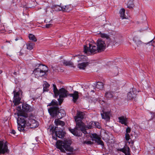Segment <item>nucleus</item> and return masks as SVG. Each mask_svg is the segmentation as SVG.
Listing matches in <instances>:
<instances>
[{"label":"nucleus","mask_w":155,"mask_h":155,"mask_svg":"<svg viewBox=\"0 0 155 155\" xmlns=\"http://www.w3.org/2000/svg\"><path fill=\"white\" fill-rule=\"evenodd\" d=\"M95 44L97 46L98 51L100 52L104 51L106 47L105 41L101 39H98Z\"/></svg>","instance_id":"8"},{"label":"nucleus","mask_w":155,"mask_h":155,"mask_svg":"<svg viewBox=\"0 0 155 155\" xmlns=\"http://www.w3.org/2000/svg\"><path fill=\"white\" fill-rule=\"evenodd\" d=\"M73 6L71 5H65L62 6V11L69 12L73 8Z\"/></svg>","instance_id":"19"},{"label":"nucleus","mask_w":155,"mask_h":155,"mask_svg":"<svg viewBox=\"0 0 155 155\" xmlns=\"http://www.w3.org/2000/svg\"><path fill=\"white\" fill-rule=\"evenodd\" d=\"M82 143L84 144H87V145H92L93 144V142L89 140H85L81 141Z\"/></svg>","instance_id":"35"},{"label":"nucleus","mask_w":155,"mask_h":155,"mask_svg":"<svg viewBox=\"0 0 155 155\" xmlns=\"http://www.w3.org/2000/svg\"><path fill=\"white\" fill-rule=\"evenodd\" d=\"M117 150L123 152L125 154V155H130V149L127 146H125L122 148L118 149Z\"/></svg>","instance_id":"14"},{"label":"nucleus","mask_w":155,"mask_h":155,"mask_svg":"<svg viewBox=\"0 0 155 155\" xmlns=\"http://www.w3.org/2000/svg\"><path fill=\"white\" fill-rule=\"evenodd\" d=\"M83 125L82 126L81 125L76 126V127L74 129L69 128V130L74 135L78 137L81 136V133L78 129H79L84 134H86L87 133L86 130L87 129H91L92 127V126L90 125L88 127H86L84 123Z\"/></svg>","instance_id":"3"},{"label":"nucleus","mask_w":155,"mask_h":155,"mask_svg":"<svg viewBox=\"0 0 155 155\" xmlns=\"http://www.w3.org/2000/svg\"><path fill=\"white\" fill-rule=\"evenodd\" d=\"M52 25L51 24H46L45 25V27L47 28H48L50 27Z\"/></svg>","instance_id":"43"},{"label":"nucleus","mask_w":155,"mask_h":155,"mask_svg":"<svg viewBox=\"0 0 155 155\" xmlns=\"http://www.w3.org/2000/svg\"><path fill=\"white\" fill-rule=\"evenodd\" d=\"M59 119H56L54 120V123L55 125L58 126H60L61 127H63L65 125L64 122L60 120H59Z\"/></svg>","instance_id":"20"},{"label":"nucleus","mask_w":155,"mask_h":155,"mask_svg":"<svg viewBox=\"0 0 155 155\" xmlns=\"http://www.w3.org/2000/svg\"><path fill=\"white\" fill-rule=\"evenodd\" d=\"M130 128L128 127L126 130V133H128L130 132Z\"/></svg>","instance_id":"42"},{"label":"nucleus","mask_w":155,"mask_h":155,"mask_svg":"<svg viewBox=\"0 0 155 155\" xmlns=\"http://www.w3.org/2000/svg\"><path fill=\"white\" fill-rule=\"evenodd\" d=\"M125 10L124 8L121 9L119 12L120 17L122 19H126V16L125 15Z\"/></svg>","instance_id":"22"},{"label":"nucleus","mask_w":155,"mask_h":155,"mask_svg":"<svg viewBox=\"0 0 155 155\" xmlns=\"http://www.w3.org/2000/svg\"><path fill=\"white\" fill-rule=\"evenodd\" d=\"M85 115V113L83 112L78 111L76 116L74 117L76 126L83 125L84 123L82 122V120L84 118Z\"/></svg>","instance_id":"7"},{"label":"nucleus","mask_w":155,"mask_h":155,"mask_svg":"<svg viewBox=\"0 0 155 155\" xmlns=\"http://www.w3.org/2000/svg\"><path fill=\"white\" fill-rule=\"evenodd\" d=\"M52 8L57 11H62V7L58 5H53Z\"/></svg>","instance_id":"27"},{"label":"nucleus","mask_w":155,"mask_h":155,"mask_svg":"<svg viewBox=\"0 0 155 155\" xmlns=\"http://www.w3.org/2000/svg\"><path fill=\"white\" fill-rule=\"evenodd\" d=\"M34 44L32 43H28L26 44L27 48L28 49L31 50L33 48Z\"/></svg>","instance_id":"33"},{"label":"nucleus","mask_w":155,"mask_h":155,"mask_svg":"<svg viewBox=\"0 0 155 155\" xmlns=\"http://www.w3.org/2000/svg\"><path fill=\"white\" fill-rule=\"evenodd\" d=\"M154 41H153V40H151L148 43L150 45H153V43H154Z\"/></svg>","instance_id":"44"},{"label":"nucleus","mask_w":155,"mask_h":155,"mask_svg":"<svg viewBox=\"0 0 155 155\" xmlns=\"http://www.w3.org/2000/svg\"><path fill=\"white\" fill-rule=\"evenodd\" d=\"M48 111L50 115L52 117H54L57 115L59 110L57 106H54L50 107L48 109Z\"/></svg>","instance_id":"9"},{"label":"nucleus","mask_w":155,"mask_h":155,"mask_svg":"<svg viewBox=\"0 0 155 155\" xmlns=\"http://www.w3.org/2000/svg\"><path fill=\"white\" fill-rule=\"evenodd\" d=\"M18 107L19 108V109H21V106H20V107H18Z\"/></svg>","instance_id":"52"},{"label":"nucleus","mask_w":155,"mask_h":155,"mask_svg":"<svg viewBox=\"0 0 155 155\" xmlns=\"http://www.w3.org/2000/svg\"><path fill=\"white\" fill-rule=\"evenodd\" d=\"M28 38L30 40H32L35 42L36 41H37L35 35L32 34H29L28 35Z\"/></svg>","instance_id":"30"},{"label":"nucleus","mask_w":155,"mask_h":155,"mask_svg":"<svg viewBox=\"0 0 155 155\" xmlns=\"http://www.w3.org/2000/svg\"><path fill=\"white\" fill-rule=\"evenodd\" d=\"M63 64L66 66H72L73 64L71 61H67L65 60L64 61Z\"/></svg>","instance_id":"34"},{"label":"nucleus","mask_w":155,"mask_h":155,"mask_svg":"<svg viewBox=\"0 0 155 155\" xmlns=\"http://www.w3.org/2000/svg\"><path fill=\"white\" fill-rule=\"evenodd\" d=\"M21 39H22V38L21 37H17L15 39V41H18V40Z\"/></svg>","instance_id":"47"},{"label":"nucleus","mask_w":155,"mask_h":155,"mask_svg":"<svg viewBox=\"0 0 155 155\" xmlns=\"http://www.w3.org/2000/svg\"><path fill=\"white\" fill-rule=\"evenodd\" d=\"M2 71L1 70H0V74L2 73Z\"/></svg>","instance_id":"49"},{"label":"nucleus","mask_w":155,"mask_h":155,"mask_svg":"<svg viewBox=\"0 0 155 155\" xmlns=\"http://www.w3.org/2000/svg\"><path fill=\"white\" fill-rule=\"evenodd\" d=\"M133 41L138 46L142 44V41L140 40H136L135 39H134Z\"/></svg>","instance_id":"39"},{"label":"nucleus","mask_w":155,"mask_h":155,"mask_svg":"<svg viewBox=\"0 0 155 155\" xmlns=\"http://www.w3.org/2000/svg\"><path fill=\"white\" fill-rule=\"evenodd\" d=\"M18 115V129L20 131L25 132L28 129L35 128L38 126V122L33 119H30L27 114L20 112Z\"/></svg>","instance_id":"1"},{"label":"nucleus","mask_w":155,"mask_h":155,"mask_svg":"<svg viewBox=\"0 0 155 155\" xmlns=\"http://www.w3.org/2000/svg\"><path fill=\"white\" fill-rule=\"evenodd\" d=\"M134 0H130L127 4V7L129 8H132L134 6Z\"/></svg>","instance_id":"25"},{"label":"nucleus","mask_w":155,"mask_h":155,"mask_svg":"<svg viewBox=\"0 0 155 155\" xmlns=\"http://www.w3.org/2000/svg\"><path fill=\"white\" fill-rule=\"evenodd\" d=\"M100 37L102 38H106V39H108L109 38V36L108 35L104 34L102 33L101 32L100 33Z\"/></svg>","instance_id":"36"},{"label":"nucleus","mask_w":155,"mask_h":155,"mask_svg":"<svg viewBox=\"0 0 155 155\" xmlns=\"http://www.w3.org/2000/svg\"><path fill=\"white\" fill-rule=\"evenodd\" d=\"M22 110L26 112H30L33 110V108L28 104L26 103H23L22 105Z\"/></svg>","instance_id":"13"},{"label":"nucleus","mask_w":155,"mask_h":155,"mask_svg":"<svg viewBox=\"0 0 155 155\" xmlns=\"http://www.w3.org/2000/svg\"><path fill=\"white\" fill-rule=\"evenodd\" d=\"M66 115V113L63 110H59L57 115V117L58 119H61Z\"/></svg>","instance_id":"21"},{"label":"nucleus","mask_w":155,"mask_h":155,"mask_svg":"<svg viewBox=\"0 0 155 155\" xmlns=\"http://www.w3.org/2000/svg\"><path fill=\"white\" fill-rule=\"evenodd\" d=\"M53 92H54L55 97H57L58 95H59V94H58V92L59 90H58L57 89L56 86V85L54 84H53Z\"/></svg>","instance_id":"23"},{"label":"nucleus","mask_w":155,"mask_h":155,"mask_svg":"<svg viewBox=\"0 0 155 155\" xmlns=\"http://www.w3.org/2000/svg\"><path fill=\"white\" fill-rule=\"evenodd\" d=\"M84 53L87 55L93 54L97 53H100L97 47L94 44H89V46L84 45Z\"/></svg>","instance_id":"6"},{"label":"nucleus","mask_w":155,"mask_h":155,"mask_svg":"<svg viewBox=\"0 0 155 155\" xmlns=\"http://www.w3.org/2000/svg\"><path fill=\"white\" fill-rule=\"evenodd\" d=\"M125 139L126 141H128L130 139L129 134L128 133H126L125 134Z\"/></svg>","instance_id":"40"},{"label":"nucleus","mask_w":155,"mask_h":155,"mask_svg":"<svg viewBox=\"0 0 155 155\" xmlns=\"http://www.w3.org/2000/svg\"><path fill=\"white\" fill-rule=\"evenodd\" d=\"M11 133L13 134H15L16 133V132L14 130H12Z\"/></svg>","instance_id":"46"},{"label":"nucleus","mask_w":155,"mask_h":155,"mask_svg":"<svg viewBox=\"0 0 155 155\" xmlns=\"http://www.w3.org/2000/svg\"><path fill=\"white\" fill-rule=\"evenodd\" d=\"M64 98V97H59V98L58 99V101L59 102V103L60 105H61V104L63 102V98Z\"/></svg>","instance_id":"41"},{"label":"nucleus","mask_w":155,"mask_h":155,"mask_svg":"<svg viewBox=\"0 0 155 155\" xmlns=\"http://www.w3.org/2000/svg\"><path fill=\"white\" fill-rule=\"evenodd\" d=\"M103 84L102 82H98L96 85V88L99 89H101L103 88Z\"/></svg>","instance_id":"28"},{"label":"nucleus","mask_w":155,"mask_h":155,"mask_svg":"<svg viewBox=\"0 0 155 155\" xmlns=\"http://www.w3.org/2000/svg\"><path fill=\"white\" fill-rule=\"evenodd\" d=\"M128 142V143H129V144L130 143V142Z\"/></svg>","instance_id":"53"},{"label":"nucleus","mask_w":155,"mask_h":155,"mask_svg":"<svg viewBox=\"0 0 155 155\" xmlns=\"http://www.w3.org/2000/svg\"><path fill=\"white\" fill-rule=\"evenodd\" d=\"M58 104V102L55 100H53L51 103H49L48 105V106H57Z\"/></svg>","instance_id":"29"},{"label":"nucleus","mask_w":155,"mask_h":155,"mask_svg":"<svg viewBox=\"0 0 155 155\" xmlns=\"http://www.w3.org/2000/svg\"><path fill=\"white\" fill-rule=\"evenodd\" d=\"M119 122L121 124H124L125 125H126L127 121V118L123 116L119 117L118 118Z\"/></svg>","instance_id":"18"},{"label":"nucleus","mask_w":155,"mask_h":155,"mask_svg":"<svg viewBox=\"0 0 155 155\" xmlns=\"http://www.w3.org/2000/svg\"><path fill=\"white\" fill-rule=\"evenodd\" d=\"M71 143L67 140L64 141L58 140L56 142V146L57 148L59 149L62 152H65V150L69 152L68 154H73L74 151V148L71 147Z\"/></svg>","instance_id":"2"},{"label":"nucleus","mask_w":155,"mask_h":155,"mask_svg":"<svg viewBox=\"0 0 155 155\" xmlns=\"http://www.w3.org/2000/svg\"><path fill=\"white\" fill-rule=\"evenodd\" d=\"M105 97L108 99H110L113 97L112 94L110 92H107L105 93Z\"/></svg>","instance_id":"31"},{"label":"nucleus","mask_w":155,"mask_h":155,"mask_svg":"<svg viewBox=\"0 0 155 155\" xmlns=\"http://www.w3.org/2000/svg\"><path fill=\"white\" fill-rule=\"evenodd\" d=\"M57 127H54L53 125L49 126L48 129L50 130L51 134L52 135V137L53 139L55 140L57 139V137L60 138H62L64 136L65 133L62 130V128H61V130L56 131L57 128H58Z\"/></svg>","instance_id":"4"},{"label":"nucleus","mask_w":155,"mask_h":155,"mask_svg":"<svg viewBox=\"0 0 155 155\" xmlns=\"http://www.w3.org/2000/svg\"><path fill=\"white\" fill-rule=\"evenodd\" d=\"M50 84L47 82L45 81L43 84V91H48V89L49 87Z\"/></svg>","instance_id":"26"},{"label":"nucleus","mask_w":155,"mask_h":155,"mask_svg":"<svg viewBox=\"0 0 155 155\" xmlns=\"http://www.w3.org/2000/svg\"><path fill=\"white\" fill-rule=\"evenodd\" d=\"M88 63L86 62H82L81 63L79 64L78 65V67L80 69H84L85 67L88 64Z\"/></svg>","instance_id":"24"},{"label":"nucleus","mask_w":155,"mask_h":155,"mask_svg":"<svg viewBox=\"0 0 155 155\" xmlns=\"http://www.w3.org/2000/svg\"><path fill=\"white\" fill-rule=\"evenodd\" d=\"M91 124H94V125L96 126V127L98 128H101V126H100V124L97 122H94V121H92Z\"/></svg>","instance_id":"37"},{"label":"nucleus","mask_w":155,"mask_h":155,"mask_svg":"<svg viewBox=\"0 0 155 155\" xmlns=\"http://www.w3.org/2000/svg\"><path fill=\"white\" fill-rule=\"evenodd\" d=\"M13 92L14 94L13 102L15 105H18L20 103L21 98L20 97L18 92H16L15 91H14Z\"/></svg>","instance_id":"10"},{"label":"nucleus","mask_w":155,"mask_h":155,"mask_svg":"<svg viewBox=\"0 0 155 155\" xmlns=\"http://www.w3.org/2000/svg\"><path fill=\"white\" fill-rule=\"evenodd\" d=\"M92 136L93 138L95 139V140L99 139V138L100 137L98 135L95 133L92 134Z\"/></svg>","instance_id":"38"},{"label":"nucleus","mask_w":155,"mask_h":155,"mask_svg":"<svg viewBox=\"0 0 155 155\" xmlns=\"http://www.w3.org/2000/svg\"><path fill=\"white\" fill-rule=\"evenodd\" d=\"M58 94L59 97H66L69 94L68 91L63 88L59 90Z\"/></svg>","instance_id":"12"},{"label":"nucleus","mask_w":155,"mask_h":155,"mask_svg":"<svg viewBox=\"0 0 155 155\" xmlns=\"http://www.w3.org/2000/svg\"><path fill=\"white\" fill-rule=\"evenodd\" d=\"M23 51L22 50H21L18 53L20 55H23L24 53H23Z\"/></svg>","instance_id":"45"},{"label":"nucleus","mask_w":155,"mask_h":155,"mask_svg":"<svg viewBox=\"0 0 155 155\" xmlns=\"http://www.w3.org/2000/svg\"><path fill=\"white\" fill-rule=\"evenodd\" d=\"M78 92L77 91H75L73 93L69 94L68 96L70 97H72V101L74 103H76L77 100L79 98Z\"/></svg>","instance_id":"15"},{"label":"nucleus","mask_w":155,"mask_h":155,"mask_svg":"<svg viewBox=\"0 0 155 155\" xmlns=\"http://www.w3.org/2000/svg\"><path fill=\"white\" fill-rule=\"evenodd\" d=\"M6 42H9H9H10V41H6Z\"/></svg>","instance_id":"51"},{"label":"nucleus","mask_w":155,"mask_h":155,"mask_svg":"<svg viewBox=\"0 0 155 155\" xmlns=\"http://www.w3.org/2000/svg\"><path fill=\"white\" fill-rule=\"evenodd\" d=\"M13 74L14 75H16L17 74V72H14L13 73Z\"/></svg>","instance_id":"48"},{"label":"nucleus","mask_w":155,"mask_h":155,"mask_svg":"<svg viewBox=\"0 0 155 155\" xmlns=\"http://www.w3.org/2000/svg\"><path fill=\"white\" fill-rule=\"evenodd\" d=\"M94 140L98 144L101 145L102 146H104V142L101 140V137L99 138V139H98L97 140Z\"/></svg>","instance_id":"32"},{"label":"nucleus","mask_w":155,"mask_h":155,"mask_svg":"<svg viewBox=\"0 0 155 155\" xmlns=\"http://www.w3.org/2000/svg\"><path fill=\"white\" fill-rule=\"evenodd\" d=\"M135 91V89L133 88L132 90H131L130 92L128 93L127 96L128 99L132 100L136 97V94Z\"/></svg>","instance_id":"16"},{"label":"nucleus","mask_w":155,"mask_h":155,"mask_svg":"<svg viewBox=\"0 0 155 155\" xmlns=\"http://www.w3.org/2000/svg\"><path fill=\"white\" fill-rule=\"evenodd\" d=\"M102 118V119L105 120L106 121H108L110 119V113L109 112H104L101 113Z\"/></svg>","instance_id":"17"},{"label":"nucleus","mask_w":155,"mask_h":155,"mask_svg":"<svg viewBox=\"0 0 155 155\" xmlns=\"http://www.w3.org/2000/svg\"><path fill=\"white\" fill-rule=\"evenodd\" d=\"M48 71V68L43 64H39L37 68L34 69L33 73L36 78L45 75Z\"/></svg>","instance_id":"5"},{"label":"nucleus","mask_w":155,"mask_h":155,"mask_svg":"<svg viewBox=\"0 0 155 155\" xmlns=\"http://www.w3.org/2000/svg\"><path fill=\"white\" fill-rule=\"evenodd\" d=\"M133 143H134V142H133V141H132V142H131V144H133Z\"/></svg>","instance_id":"50"},{"label":"nucleus","mask_w":155,"mask_h":155,"mask_svg":"<svg viewBox=\"0 0 155 155\" xmlns=\"http://www.w3.org/2000/svg\"><path fill=\"white\" fill-rule=\"evenodd\" d=\"M8 150L7 143H4L3 141H0V153L4 154L7 152Z\"/></svg>","instance_id":"11"}]
</instances>
